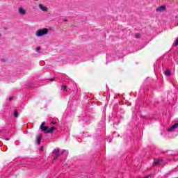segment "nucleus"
I'll return each instance as SVG.
<instances>
[{"label":"nucleus","mask_w":178,"mask_h":178,"mask_svg":"<svg viewBox=\"0 0 178 178\" xmlns=\"http://www.w3.org/2000/svg\"><path fill=\"white\" fill-rule=\"evenodd\" d=\"M36 140L38 145L41 144V136H37Z\"/></svg>","instance_id":"9d476101"},{"label":"nucleus","mask_w":178,"mask_h":178,"mask_svg":"<svg viewBox=\"0 0 178 178\" xmlns=\"http://www.w3.org/2000/svg\"><path fill=\"white\" fill-rule=\"evenodd\" d=\"M48 34V29H38L36 31V37H42V35H47Z\"/></svg>","instance_id":"f257e3e1"},{"label":"nucleus","mask_w":178,"mask_h":178,"mask_svg":"<svg viewBox=\"0 0 178 178\" xmlns=\"http://www.w3.org/2000/svg\"><path fill=\"white\" fill-rule=\"evenodd\" d=\"M65 23H66V22H67V19H64Z\"/></svg>","instance_id":"412c9836"},{"label":"nucleus","mask_w":178,"mask_h":178,"mask_svg":"<svg viewBox=\"0 0 178 178\" xmlns=\"http://www.w3.org/2000/svg\"><path fill=\"white\" fill-rule=\"evenodd\" d=\"M39 150H40V152L44 151V148L42 147H42H40V148L39 149Z\"/></svg>","instance_id":"6ab92c4d"},{"label":"nucleus","mask_w":178,"mask_h":178,"mask_svg":"<svg viewBox=\"0 0 178 178\" xmlns=\"http://www.w3.org/2000/svg\"><path fill=\"white\" fill-rule=\"evenodd\" d=\"M41 49V47H37L36 48V51L38 52Z\"/></svg>","instance_id":"a211bd4d"},{"label":"nucleus","mask_w":178,"mask_h":178,"mask_svg":"<svg viewBox=\"0 0 178 178\" xmlns=\"http://www.w3.org/2000/svg\"><path fill=\"white\" fill-rule=\"evenodd\" d=\"M62 90L66 91V86H62Z\"/></svg>","instance_id":"4468645a"},{"label":"nucleus","mask_w":178,"mask_h":178,"mask_svg":"<svg viewBox=\"0 0 178 178\" xmlns=\"http://www.w3.org/2000/svg\"><path fill=\"white\" fill-rule=\"evenodd\" d=\"M13 99V97H10V101H12Z\"/></svg>","instance_id":"aec40b11"},{"label":"nucleus","mask_w":178,"mask_h":178,"mask_svg":"<svg viewBox=\"0 0 178 178\" xmlns=\"http://www.w3.org/2000/svg\"><path fill=\"white\" fill-rule=\"evenodd\" d=\"M135 37H136V38H140V34L136 33Z\"/></svg>","instance_id":"2eb2a0df"},{"label":"nucleus","mask_w":178,"mask_h":178,"mask_svg":"<svg viewBox=\"0 0 178 178\" xmlns=\"http://www.w3.org/2000/svg\"><path fill=\"white\" fill-rule=\"evenodd\" d=\"M27 10H24L23 8L20 7L18 9V13H19V15H26Z\"/></svg>","instance_id":"0eeeda50"},{"label":"nucleus","mask_w":178,"mask_h":178,"mask_svg":"<svg viewBox=\"0 0 178 178\" xmlns=\"http://www.w3.org/2000/svg\"><path fill=\"white\" fill-rule=\"evenodd\" d=\"M39 8L42 10V12H47V10H48V8L44 6V4H39Z\"/></svg>","instance_id":"6e6552de"},{"label":"nucleus","mask_w":178,"mask_h":178,"mask_svg":"<svg viewBox=\"0 0 178 178\" xmlns=\"http://www.w3.org/2000/svg\"><path fill=\"white\" fill-rule=\"evenodd\" d=\"M53 154H54L55 155L53 160L56 161V159H58V158L59 157V155H60V152H59V149H54L53 151Z\"/></svg>","instance_id":"7ed1b4c3"},{"label":"nucleus","mask_w":178,"mask_h":178,"mask_svg":"<svg viewBox=\"0 0 178 178\" xmlns=\"http://www.w3.org/2000/svg\"><path fill=\"white\" fill-rule=\"evenodd\" d=\"M51 81H54V79H51Z\"/></svg>","instance_id":"4be33fe9"},{"label":"nucleus","mask_w":178,"mask_h":178,"mask_svg":"<svg viewBox=\"0 0 178 178\" xmlns=\"http://www.w3.org/2000/svg\"><path fill=\"white\" fill-rule=\"evenodd\" d=\"M48 129H49V127H43L42 129H40L41 130H42V131L44 132V134H45V131H48Z\"/></svg>","instance_id":"1a4fd4ad"},{"label":"nucleus","mask_w":178,"mask_h":178,"mask_svg":"<svg viewBox=\"0 0 178 178\" xmlns=\"http://www.w3.org/2000/svg\"><path fill=\"white\" fill-rule=\"evenodd\" d=\"M177 45H178V39H177V41H176V42H175V47H177Z\"/></svg>","instance_id":"f3484780"},{"label":"nucleus","mask_w":178,"mask_h":178,"mask_svg":"<svg viewBox=\"0 0 178 178\" xmlns=\"http://www.w3.org/2000/svg\"><path fill=\"white\" fill-rule=\"evenodd\" d=\"M162 163H163V159H159L154 161L152 165L153 166H161V165H162Z\"/></svg>","instance_id":"f03ea898"},{"label":"nucleus","mask_w":178,"mask_h":178,"mask_svg":"<svg viewBox=\"0 0 178 178\" xmlns=\"http://www.w3.org/2000/svg\"><path fill=\"white\" fill-rule=\"evenodd\" d=\"M55 130H56V127H51L49 129H47V131H45V134H52Z\"/></svg>","instance_id":"20e7f679"},{"label":"nucleus","mask_w":178,"mask_h":178,"mask_svg":"<svg viewBox=\"0 0 178 178\" xmlns=\"http://www.w3.org/2000/svg\"><path fill=\"white\" fill-rule=\"evenodd\" d=\"M45 122H42V124H40V129H42L43 127H44L45 126Z\"/></svg>","instance_id":"ddd939ff"},{"label":"nucleus","mask_w":178,"mask_h":178,"mask_svg":"<svg viewBox=\"0 0 178 178\" xmlns=\"http://www.w3.org/2000/svg\"><path fill=\"white\" fill-rule=\"evenodd\" d=\"M149 177H151V174H149V175H147L144 177H142V178H149Z\"/></svg>","instance_id":"dca6fc26"},{"label":"nucleus","mask_w":178,"mask_h":178,"mask_svg":"<svg viewBox=\"0 0 178 178\" xmlns=\"http://www.w3.org/2000/svg\"><path fill=\"white\" fill-rule=\"evenodd\" d=\"M164 74L165 75V76H170V70H165V72H164Z\"/></svg>","instance_id":"9b49d317"},{"label":"nucleus","mask_w":178,"mask_h":178,"mask_svg":"<svg viewBox=\"0 0 178 178\" xmlns=\"http://www.w3.org/2000/svg\"><path fill=\"white\" fill-rule=\"evenodd\" d=\"M14 116H15V118H17L19 116V114L17 113V110L14 111Z\"/></svg>","instance_id":"f8f14e48"},{"label":"nucleus","mask_w":178,"mask_h":178,"mask_svg":"<svg viewBox=\"0 0 178 178\" xmlns=\"http://www.w3.org/2000/svg\"><path fill=\"white\" fill-rule=\"evenodd\" d=\"M0 37H1V35H0Z\"/></svg>","instance_id":"5701e85b"},{"label":"nucleus","mask_w":178,"mask_h":178,"mask_svg":"<svg viewBox=\"0 0 178 178\" xmlns=\"http://www.w3.org/2000/svg\"><path fill=\"white\" fill-rule=\"evenodd\" d=\"M164 10H166V6H161L156 9V12H163Z\"/></svg>","instance_id":"39448f33"},{"label":"nucleus","mask_w":178,"mask_h":178,"mask_svg":"<svg viewBox=\"0 0 178 178\" xmlns=\"http://www.w3.org/2000/svg\"><path fill=\"white\" fill-rule=\"evenodd\" d=\"M177 127L178 123H175L168 129V131H172V130H175V129H177Z\"/></svg>","instance_id":"423d86ee"}]
</instances>
